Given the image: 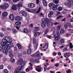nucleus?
<instances>
[{"mask_svg":"<svg viewBox=\"0 0 73 73\" xmlns=\"http://www.w3.org/2000/svg\"><path fill=\"white\" fill-rule=\"evenodd\" d=\"M12 42V39L9 38L7 42H1V45L2 47V50L3 52L5 53V54L7 55L8 53V50H9L11 46H12L11 45V42Z\"/></svg>","mask_w":73,"mask_h":73,"instance_id":"f257e3e1","label":"nucleus"},{"mask_svg":"<svg viewBox=\"0 0 73 73\" xmlns=\"http://www.w3.org/2000/svg\"><path fill=\"white\" fill-rule=\"evenodd\" d=\"M23 69V68L20 66L18 68H16L15 70L14 73H20L21 72V70Z\"/></svg>","mask_w":73,"mask_h":73,"instance_id":"f03ea898","label":"nucleus"},{"mask_svg":"<svg viewBox=\"0 0 73 73\" xmlns=\"http://www.w3.org/2000/svg\"><path fill=\"white\" fill-rule=\"evenodd\" d=\"M33 42L34 43V48L36 50L38 46V43L37 42H36V39H35V38H33Z\"/></svg>","mask_w":73,"mask_h":73,"instance_id":"7ed1b4c3","label":"nucleus"},{"mask_svg":"<svg viewBox=\"0 0 73 73\" xmlns=\"http://www.w3.org/2000/svg\"><path fill=\"white\" fill-rule=\"evenodd\" d=\"M9 6V5H8V4L5 3L3 5L1 6L0 7L1 8L3 9H7V8H8Z\"/></svg>","mask_w":73,"mask_h":73,"instance_id":"20e7f679","label":"nucleus"},{"mask_svg":"<svg viewBox=\"0 0 73 73\" xmlns=\"http://www.w3.org/2000/svg\"><path fill=\"white\" fill-rule=\"evenodd\" d=\"M68 1V7L69 8H71L72 5L73 4V1L72 0H67Z\"/></svg>","mask_w":73,"mask_h":73,"instance_id":"39448f33","label":"nucleus"},{"mask_svg":"<svg viewBox=\"0 0 73 73\" xmlns=\"http://www.w3.org/2000/svg\"><path fill=\"white\" fill-rule=\"evenodd\" d=\"M41 25L42 27L43 28H45L46 27V21H45V19H44V21H42Z\"/></svg>","mask_w":73,"mask_h":73,"instance_id":"423d86ee","label":"nucleus"},{"mask_svg":"<svg viewBox=\"0 0 73 73\" xmlns=\"http://www.w3.org/2000/svg\"><path fill=\"white\" fill-rule=\"evenodd\" d=\"M32 57H34V56H36L38 57H40V53H39V51H37L34 54L31 55Z\"/></svg>","mask_w":73,"mask_h":73,"instance_id":"0eeeda50","label":"nucleus"},{"mask_svg":"<svg viewBox=\"0 0 73 73\" xmlns=\"http://www.w3.org/2000/svg\"><path fill=\"white\" fill-rule=\"evenodd\" d=\"M9 38V37H8V36H6L4 38H3V40H2V42H8Z\"/></svg>","mask_w":73,"mask_h":73,"instance_id":"6e6552de","label":"nucleus"},{"mask_svg":"<svg viewBox=\"0 0 73 73\" xmlns=\"http://www.w3.org/2000/svg\"><path fill=\"white\" fill-rule=\"evenodd\" d=\"M15 20L16 21H21L23 20V18L20 16H17L15 17Z\"/></svg>","mask_w":73,"mask_h":73,"instance_id":"1a4fd4ad","label":"nucleus"},{"mask_svg":"<svg viewBox=\"0 0 73 73\" xmlns=\"http://www.w3.org/2000/svg\"><path fill=\"white\" fill-rule=\"evenodd\" d=\"M28 6L29 8H34L35 7V5L33 3H30L28 4Z\"/></svg>","mask_w":73,"mask_h":73,"instance_id":"9d476101","label":"nucleus"},{"mask_svg":"<svg viewBox=\"0 0 73 73\" xmlns=\"http://www.w3.org/2000/svg\"><path fill=\"white\" fill-rule=\"evenodd\" d=\"M36 70L38 72H41V67L40 66H36Z\"/></svg>","mask_w":73,"mask_h":73,"instance_id":"9b49d317","label":"nucleus"},{"mask_svg":"<svg viewBox=\"0 0 73 73\" xmlns=\"http://www.w3.org/2000/svg\"><path fill=\"white\" fill-rule=\"evenodd\" d=\"M23 60L22 58H20L17 61V64L19 65L21 64V63L23 62Z\"/></svg>","mask_w":73,"mask_h":73,"instance_id":"f8f14e48","label":"nucleus"},{"mask_svg":"<svg viewBox=\"0 0 73 73\" xmlns=\"http://www.w3.org/2000/svg\"><path fill=\"white\" fill-rule=\"evenodd\" d=\"M21 13L23 16H27V12L24 11H21Z\"/></svg>","mask_w":73,"mask_h":73,"instance_id":"ddd939ff","label":"nucleus"},{"mask_svg":"<svg viewBox=\"0 0 73 73\" xmlns=\"http://www.w3.org/2000/svg\"><path fill=\"white\" fill-rule=\"evenodd\" d=\"M9 19H10L11 21H13V20H14V18L13 14H11L9 15Z\"/></svg>","mask_w":73,"mask_h":73,"instance_id":"4468645a","label":"nucleus"},{"mask_svg":"<svg viewBox=\"0 0 73 73\" xmlns=\"http://www.w3.org/2000/svg\"><path fill=\"white\" fill-rule=\"evenodd\" d=\"M8 15V13L7 11L3 12L2 13V16H3V17H6Z\"/></svg>","mask_w":73,"mask_h":73,"instance_id":"2eb2a0df","label":"nucleus"},{"mask_svg":"<svg viewBox=\"0 0 73 73\" xmlns=\"http://www.w3.org/2000/svg\"><path fill=\"white\" fill-rule=\"evenodd\" d=\"M69 55H70V53L68 52L65 54H64V56L65 58H68L69 57Z\"/></svg>","mask_w":73,"mask_h":73,"instance_id":"dca6fc26","label":"nucleus"},{"mask_svg":"<svg viewBox=\"0 0 73 73\" xmlns=\"http://www.w3.org/2000/svg\"><path fill=\"white\" fill-rule=\"evenodd\" d=\"M25 63H26V62L25 61H24L22 62L21 63V64H19V65H21V67L23 68V66H25Z\"/></svg>","mask_w":73,"mask_h":73,"instance_id":"f3484780","label":"nucleus"},{"mask_svg":"<svg viewBox=\"0 0 73 73\" xmlns=\"http://www.w3.org/2000/svg\"><path fill=\"white\" fill-rule=\"evenodd\" d=\"M32 52V50H31V49L29 48L27 50V53L28 54H30Z\"/></svg>","mask_w":73,"mask_h":73,"instance_id":"a211bd4d","label":"nucleus"},{"mask_svg":"<svg viewBox=\"0 0 73 73\" xmlns=\"http://www.w3.org/2000/svg\"><path fill=\"white\" fill-rule=\"evenodd\" d=\"M17 6L18 7H21L23 6V4H21V2H19L17 4Z\"/></svg>","mask_w":73,"mask_h":73,"instance_id":"6ab92c4d","label":"nucleus"},{"mask_svg":"<svg viewBox=\"0 0 73 73\" xmlns=\"http://www.w3.org/2000/svg\"><path fill=\"white\" fill-rule=\"evenodd\" d=\"M45 46L43 47V48H45L46 49H47L48 46H49V44L47 43H45Z\"/></svg>","mask_w":73,"mask_h":73,"instance_id":"aec40b11","label":"nucleus"},{"mask_svg":"<svg viewBox=\"0 0 73 73\" xmlns=\"http://www.w3.org/2000/svg\"><path fill=\"white\" fill-rule=\"evenodd\" d=\"M23 32L24 33H28V30L26 28H25L23 29Z\"/></svg>","mask_w":73,"mask_h":73,"instance_id":"412c9836","label":"nucleus"},{"mask_svg":"<svg viewBox=\"0 0 73 73\" xmlns=\"http://www.w3.org/2000/svg\"><path fill=\"white\" fill-rule=\"evenodd\" d=\"M65 33V31H64V30L63 29H62L60 30V33L61 35H63L64 33Z\"/></svg>","mask_w":73,"mask_h":73,"instance_id":"4be33fe9","label":"nucleus"},{"mask_svg":"<svg viewBox=\"0 0 73 73\" xmlns=\"http://www.w3.org/2000/svg\"><path fill=\"white\" fill-rule=\"evenodd\" d=\"M15 24L16 25H20L21 24V23L20 22H17L15 23Z\"/></svg>","mask_w":73,"mask_h":73,"instance_id":"5701e85b","label":"nucleus"},{"mask_svg":"<svg viewBox=\"0 0 73 73\" xmlns=\"http://www.w3.org/2000/svg\"><path fill=\"white\" fill-rule=\"evenodd\" d=\"M33 32L34 33V36H35V37H36L37 35V34H38V33H39L37 32L36 31H34Z\"/></svg>","mask_w":73,"mask_h":73,"instance_id":"b1692460","label":"nucleus"},{"mask_svg":"<svg viewBox=\"0 0 73 73\" xmlns=\"http://www.w3.org/2000/svg\"><path fill=\"white\" fill-rule=\"evenodd\" d=\"M43 4L44 6H46L47 5V3L46 1V0L43 1Z\"/></svg>","mask_w":73,"mask_h":73,"instance_id":"393cba45","label":"nucleus"},{"mask_svg":"<svg viewBox=\"0 0 73 73\" xmlns=\"http://www.w3.org/2000/svg\"><path fill=\"white\" fill-rule=\"evenodd\" d=\"M17 45L18 47V48L19 49H21V48H22V46H21L20 44L17 43Z\"/></svg>","mask_w":73,"mask_h":73,"instance_id":"a878e982","label":"nucleus"},{"mask_svg":"<svg viewBox=\"0 0 73 73\" xmlns=\"http://www.w3.org/2000/svg\"><path fill=\"white\" fill-rule=\"evenodd\" d=\"M45 21H46V23L47 24V25L48 27H49L50 25V23H49V21L48 20H46L45 19Z\"/></svg>","mask_w":73,"mask_h":73,"instance_id":"bb28decb","label":"nucleus"},{"mask_svg":"<svg viewBox=\"0 0 73 73\" xmlns=\"http://www.w3.org/2000/svg\"><path fill=\"white\" fill-rule=\"evenodd\" d=\"M12 9H14V10H16V5H14L12 6Z\"/></svg>","mask_w":73,"mask_h":73,"instance_id":"cd10ccee","label":"nucleus"},{"mask_svg":"<svg viewBox=\"0 0 73 73\" xmlns=\"http://www.w3.org/2000/svg\"><path fill=\"white\" fill-rule=\"evenodd\" d=\"M52 9L53 11H56L57 10V7L56 6H54L52 7Z\"/></svg>","mask_w":73,"mask_h":73,"instance_id":"c85d7f7f","label":"nucleus"},{"mask_svg":"<svg viewBox=\"0 0 73 73\" xmlns=\"http://www.w3.org/2000/svg\"><path fill=\"white\" fill-rule=\"evenodd\" d=\"M59 1L58 0H53V2L55 4H58V3Z\"/></svg>","mask_w":73,"mask_h":73,"instance_id":"c756f323","label":"nucleus"},{"mask_svg":"<svg viewBox=\"0 0 73 73\" xmlns=\"http://www.w3.org/2000/svg\"><path fill=\"white\" fill-rule=\"evenodd\" d=\"M58 11H61L62 10V7H59L58 8Z\"/></svg>","mask_w":73,"mask_h":73,"instance_id":"7c9ffc66","label":"nucleus"},{"mask_svg":"<svg viewBox=\"0 0 73 73\" xmlns=\"http://www.w3.org/2000/svg\"><path fill=\"white\" fill-rule=\"evenodd\" d=\"M53 5H54V4L53 3H49L48 5L49 7H52V6H53Z\"/></svg>","mask_w":73,"mask_h":73,"instance_id":"2f4dec72","label":"nucleus"},{"mask_svg":"<svg viewBox=\"0 0 73 73\" xmlns=\"http://www.w3.org/2000/svg\"><path fill=\"white\" fill-rule=\"evenodd\" d=\"M70 49H72L73 48V44H72V43L71 42L70 43Z\"/></svg>","mask_w":73,"mask_h":73,"instance_id":"473e14b6","label":"nucleus"},{"mask_svg":"<svg viewBox=\"0 0 73 73\" xmlns=\"http://www.w3.org/2000/svg\"><path fill=\"white\" fill-rule=\"evenodd\" d=\"M10 61L12 62H15V59L12 58L10 59Z\"/></svg>","mask_w":73,"mask_h":73,"instance_id":"72a5a7b5","label":"nucleus"},{"mask_svg":"<svg viewBox=\"0 0 73 73\" xmlns=\"http://www.w3.org/2000/svg\"><path fill=\"white\" fill-rule=\"evenodd\" d=\"M35 29L36 31H39V30L40 29V28L39 27H36L35 28Z\"/></svg>","mask_w":73,"mask_h":73,"instance_id":"f704fd0d","label":"nucleus"},{"mask_svg":"<svg viewBox=\"0 0 73 73\" xmlns=\"http://www.w3.org/2000/svg\"><path fill=\"white\" fill-rule=\"evenodd\" d=\"M29 64H30V66L29 67V68L30 69H31V70H32V66L33 65L32 64H31V63H29Z\"/></svg>","mask_w":73,"mask_h":73,"instance_id":"c9c22d12","label":"nucleus"},{"mask_svg":"<svg viewBox=\"0 0 73 73\" xmlns=\"http://www.w3.org/2000/svg\"><path fill=\"white\" fill-rule=\"evenodd\" d=\"M61 27V26L59 25L57 27V30L58 31H60V28Z\"/></svg>","mask_w":73,"mask_h":73,"instance_id":"e433bc0d","label":"nucleus"},{"mask_svg":"<svg viewBox=\"0 0 73 73\" xmlns=\"http://www.w3.org/2000/svg\"><path fill=\"white\" fill-rule=\"evenodd\" d=\"M55 39L56 40H59L60 39V37L58 36H57L55 37Z\"/></svg>","mask_w":73,"mask_h":73,"instance_id":"4c0bfd02","label":"nucleus"},{"mask_svg":"<svg viewBox=\"0 0 73 73\" xmlns=\"http://www.w3.org/2000/svg\"><path fill=\"white\" fill-rule=\"evenodd\" d=\"M9 57H13L14 56L13 55V54L11 53H10L9 54Z\"/></svg>","mask_w":73,"mask_h":73,"instance_id":"58836bf2","label":"nucleus"},{"mask_svg":"<svg viewBox=\"0 0 73 73\" xmlns=\"http://www.w3.org/2000/svg\"><path fill=\"white\" fill-rule=\"evenodd\" d=\"M4 72L5 73H9V71L7 70V69L4 70Z\"/></svg>","mask_w":73,"mask_h":73,"instance_id":"ea45409f","label":"nucleus"},{"mask_svg":"<svg viewBox=\"0 0 73 73\" xmlns=\"http://www.w3.org/2000/svg\"><path fill=\"white\" fill-rule=\"evenodd\" d=\"M12 31L13 33H16L17 32V31H16V30L15 29H13L12 30Z\"/></svg>","mask_w":73,"mask_h":73,"instance_id":"a19ab883","label":"nucleus"},{"mask_svg":"<svg viewBox=\"0 0 73 73\" xmlns=\"http://www.w3.org/2000/svg\"><path fill=\"white\" fill-rule=\"evenodd\" d=\"M60 42L61 43H64L65 42V40L64 39H62L61 40Z\"/></svg>","mask_w":73,"mask_h":73,"instance_id":"79ce46f5","label":"nucleus"},{"mask_svg":"<svg viewBox=\"0 0 73 73\" xmlns=\"http://www.w3.org/2000/svg\"><path fill=\"white\" fill-rule=\"evenodd\" d=\"M48 31H49V29H47L45 31V32L44 33L45 34H47V33Z\"/></svg>","mask_w":73,"mask_h":73,"instance_id":"37998d69","label":"nucleus"},{"mask_svg":"<svg viewBox=\"0 0 73 73\" xmlns=\"http://www.w3.org/2000/svg\"><path fill=\"white\" fill-rule=\"evenodd\" d=\"M0 36L1 37H3L4 36V34L2 33H0Z\"/></svg>","mask_w":73,"mask_h":73,"instance_id":"c03bdc74","label":"nucleus"},{"mask_svg":"<svg viewBox=\"0 0 73 73\" xmlns=\"http://www.w3.org/2000/svg\"><path fill=\"white\" fill-rule=\"evenodd\" d=\"M44 47H42L40 48L41 49V50H43V51H46V49H44Z\"/></svg>","mask_w":73,"mask_h":73,"instance_id":"a18cd8bd","label":"nucleus"},{"mask_svg":"<svg viewBox=\"0 0 73 73\" xmlns=\"http://www.w3.org/2000/svg\"><path fill=\"white\" fill-rule=\"evenodd\" d=\"M62 17V16L59 15L58 17H57L56 19L57 20H58V19H60V18H61V17Z\"/></svg>","mask_w":73,"mask_h":73,"instance_id":"49530a36","label":"nucleus"},{"mask_svg":"<svg viewBox=\"0 0 73 73\" xmlns=\"http://www.w3.org/2000/svg\"><path fill=\"white\" fill-rule=\"evenodd\" d=\"M63 51L64 52H66V51H68V49L66 48H64L63 49Z\"/></svg>","mask_w":73,"mask_h":73,"instance_id":"de8ad7c7","label":"nucleus"},{"mask_svg":"<svg viewBox=\"0 0 73 73\" xmlns=\"http://www.w3.org/2000/svg\"><path fill=\"white\" fill-rule=\"evenodd\" d=\"M4 66H3V65H0V69H3Z\"/></svg>","mask_w":73,"mask_h":73,"instance_id":"09e8293b","label":"nucleus"},{"mask_svg":"<svg viewBox=\"0 0 73 73\" xmlns=\"http://www.w3.org/2000/svg\"><path fill=\"white\" fill-rule=\"evenodd\" d=\"M34 62H35L36 63H39V60L37 59H36V60H35L34 61Z\"/></svg>","mask_w":73,"mask_h":73,"instance_id":"8fccbe9b","label":"nucleus"},{"mask_svg":"<svg viewBox=\"0 0 73 73\" xmlns=\"http://www.w3.org/2000/svg\"><path fill=\"white\" fill-rule=\"evenodd\" d=\"M66 73H70L71 72V70L70 69H69L68 70L66 71Z\"/></svg>","mask_w":73,"mask_h":73,"instance_id":"3c124183","label":"nucleus"},{"mask_svg":"<svg viewBox=\"0 0 73 73\" xmlns=\"http://www.w3.org/2000/svg\"><path fill=\"white\" fill-rule=\"evenodd\" d=\"M66 25H67L68 26L71 27V24L70 23H66Z\"/></svg>","mask_w":73,"mask_h":73,"instance_id":"603ef678","label":"nucleus"},{"mask_svg":"<svg viewBox=\"0 0 73 73\" xmlns=\"http://www.w3.org/2000/svg\"><path fill=\"white\" fill-rule=\"evenodd\" d=\"M49 13L51 15H53V12L52 11H50Z\"/></svg>","mask_w":73,"mask_h":73,"instance_id":"864d4df0","label":"nucleus"},{"mask_svg":"<svg viewBox=\"0 0 73 73\" xmlns=\"http://www.w3.org/2000/svg\"><path fill=\"white\" fill-rule=\"evenodd\" d=\"M8 68L9 70H11V69H12V67H11V66H8Z\"/></svg>","mask_w":73,"mask_h":73,"instance_id":"5fc2aeb1","label":"nucleus"},{"mask_svg":"<svg viewBox=\"0 0 73 73\" xmlns=\"http://www.w3.org/2000/svg\"><path fill=\"white\" fill-rule=\"evenodd\" d=\"M64 5H68V7H69V4H68V3L66 2L65 3H64Z\"/></svg>","mask_w":73,"mask_h":73,"instance_id":"6e6d98bb","label":"nucleus"},{"mask_svg":"<svg viewBox=\"0 0 73 73\" xmlns=\"http://www.w3.org/2000/svg\"><path fill=\"white\" fill-rule=\"evenodd\" d=\"M70 36V34H67L66 35V37H69Z\"/></svg>","mask_w":73,"mask_h":73,"instance_id":"4d7b16f0","label":"nucleus"},{"mask_svg":"<svg viewBox=\"0 0 73 73\" xmlns=\"http://www.w3.org/2000/svg\"><path fill=\"white\" fill-rule=\"evenodd\" d=\"M47 37L48 38H50V39L52 38V37H51V36L49 35H47Z\"/></svg>","mask_w":73,"mask_h":73,"instance_id":"13d9d810","label":"nucleus"},{"mask_svg":"<svg viewBox=\"0 0 73 73\" xmlns=\"http://www.w3.org/2000/svg\"><path fill=\"white\" fill-rule=\"evenodd\" d=\"M39 2H40L39 0H36V4H39Z\"/></svg>","mask_w":73,"mask_h":73,"instance_id":"bf43d9fd","label":"nucleus"},{"mask_svg":"<svg viewBox=\"0 0 73 73\" xmlns=\"http://www.w3.org/2000/svg\"><path fill=\"white\" fill-rule=\"evenodd\" d=\"M1 30L3 31V32L5 31H6L5 29L4 28H2L1 29Z\"/></svg>","mask_w":73,"mask_h":73,"instance_id":"052dcab7","label":"nucleus"},{"mask_svg":"<svg viewBox=\"0 0 73 73\" xmlns=\"http://www.w3.org/2000/svg\"><path fill=\"white\" fill-rule=\"evenodd\" d=\"M53 54L54 56H56V54H56V52H54L53 53Z\"/></svg>","mask_w":73,"mask_h":73,"instance_id":"680f3d73","label":"nucleus"},{"mask_svg":"<svg viewBox=\"0 0 73 73\" xmlns=\"http://www.w3.org/2000/svg\"><path fill=\"white\" fill-rule=\"evenodd\" d=\"M41 9V8H40L38 11H37V13H38V12H40V9Z\"/></svg>","mask_w":73,"mask_h":73,"instance_id":"e2e57ef3","label":"nucleus"},{"mask_svg":"<svg viewBox=\"0 0 73 73\" xmlns=\"http://www.w3.org/2000/svg\"><path fill=\"white\" fill-rule=\"evenodd\" d=\"M19 0H13V2L14 3H15V2H17V1H19Z\"/></svg>","mask_w":73,"mask_h":73,"instance_id":"0e129e2a","label":"nucleus"},{"mask_svg":"<svg viewBox=\"0 0 73 73\" xmlns=\"http://www.w3.org/2000/svg\"><path fill=\"white\" fill-rule=\"evenodd\" d=\"M26 72H28V71H29V69L27 68L26 69Z\"/></svg>","mask_w":73,"mask_h":73,"instance_id":"69168bd1","label":"nucleus"},{"mask_svg":"<svg viewBox=\"0 0 73 73\" xmlns=\"http://www.w3.org/2000/svg\"><path fill=\"white\" fill-rule=\"evenodd\" d=\"M70 22H72V23H73V18H72L71 19H70Z\"/></svg>","mask_w":73,"mask_h":73,"instance_id":"338daca9","label":"nucleus"},{"mask_svg":"<svg viewBox=\"0 0 73 73\" xmlns=\"http://www.w3.org/2000/svg\"><path fill=\"white\" fill-rule=\"evenodd\" d=\"M27 54V52L26 51H24L23 52V54Z\"/></svg>","mask_w":73,"mask_h":73,"instance_id":"774afa93","label":"nucleus"}]
</instances>
